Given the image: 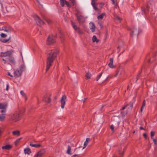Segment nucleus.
Masks as SVG:
<instances>
[{
    "label": "nucleus",
    "instance_id": "nucleus-48",
    "mask_svg": "<svg viewBox=\"0 0 157 157\" xmlns=\"http://www.w3.org/2000/svg\"><path fill=\"white\" fill-rule=\"evenodd\" d=\"M114 127L113 125H111L110 126V128L112 131H114Z\"/></svg>",
    "mask_w": 157,
    "mask_h": 157
},
{
    "label": "nucleus",
    "instance_id": "nucleus-56",
    "mask_svg": "<svg viewBox=\"0 0 157 157\" xmlns=\"http://www.w3.org/2000/svg\"><path fill=\"white\" fill-rule=\"evenodd\" d=\"M72 3H73V5H74L75 3V0H72L71 1Z\"/></svg>",
    "mask_w": 157,
    "mask_h": 157
},
{
    "label": "nucleus",
    "instance_id": "nucleus-63",
    "mask_svg": "<svg viewBox=\"0 0 157 157\" xmlns=\"http://www.w3.org/2000/svg\"><path fill=\"white\" fill-rule=\"evenodd\" d=\"M105 106L104 105H102L101 106V109H100V110H101L104 107V106Z\"/></svg>",
    "mask_w": 157,
    "mask_h": 157
},
{
    "label": "nucleus",
    "instance_id": "nucleus-3",
    "mask_svg": "<svg viewBox=\"0 0 157 157\" xmlns=\"http://www.w3.org/2000/svg\"><path fill=\"white\" fill-rule=\"evenodd\" d=\"M57 37L56 35L54 36L53 35H49L47 40V44L48 45H51L55 42V40Z\"/></svg>",
    "mask_w": 157,
    "mask_h": 157
},
{
    "label": "nucleus",
    "instance_id": "nucleus-16",
    "mask_svg": "<svg viewBox=\"0 0 157 157\" xmlns=\"http://www.w3.org/2000/svg\"><path fill=\"white\" fill-rule=\"evenodd\" d=\"M12 147V146L9 144L6 145L2 147V149L9 150Z\"/></svg>",
    "mask_w": 157,
    "mask_h": 157
},
{
    "label": "nucleus",
    "instance_id": "nucleus-6",
    "mask_svg": "<svg viewBox=\"0 0 157 157\" xmlns=\"http://www.w3.org/2000/svg\"><path fill=\"white\" fill-rule=\"evenodd\" d=\"M67 97L65 95H63L60 100L61 103V106L62 109L64 108V105L66 103L65 100L66 99Z\"/></svg>",
    "mask_w": 157,
    "mask_h": 157
},
{
    "label": "nucleus",
    "instance_id": "nucleus-51",
    "mask_svg": "<svg viewBox=\"0 0 157 157\" xmlns=\"http://www.w3.org/2000/svg\"><path fill=\"white\" fill-rule=\"evenodd\" d=\"M116 19L120 21H121V18L118 16H117L116 17Z\"/></svg>",
    "mask_w": 157,
    "mask_h": 157
},
{
    "label": "nucleus",
    "instance_id": "nucleus-64",
    "mask_svg": "<svg viewBox=\"0 0 157 157\" xmlns=\"http://www.w3.org/2000/svg\"><path fill=\"white\" fill-rule=\"evenodd\" d=\"M99 23V25L100 26H101V24L100 23Z\"/></svg>",
    "mask_w": 157,
    "mask_h": 157
},
{
    "label": "nucleus",
    "instance_id": "nucleus-57",
    "mask_svg": "<svg viewBox=\"0 0 157 157\" xmlns=\"http://www.w3.org/2000/svg\"><path fill=\"white\" fill-rule=\"evenodd\" d=\"M140 130H145L144 128L142 126L140 127Z\"/></svg>",
    "mask_w": 157,
    "mask_h": 157
},
{
    "label": "nucleus",
    "instance_id": "nucleus-46",
    "mask_svg": "<svg viewBox=\"0 0 157 157\" xmlns=\"http://www.w3.org/2000/svg\"><path fill=\"white\" fill-rule=\"evenodd\" d=\"M104 4L103 3L101 2L100 4V6L99 7L101 8H102L103 6L104 5Z\"/></svg>",
    "mask_w": 157,
    "mask_h": 157
},
{
    "label": "nucleus",
    "instance_id": "nucleus-5",
    "mask_svg": "<svg viewBox=\"0 0 157 157\" xmlns=\"http://www.w3.org/2000/svg\"><path fill=\"white\" fill-rule=\"evenodd\" d=\"M12 54L11 51H7L4 52H2L0 54V56L1 57H6L7 56H10Z\"/></svg>",
    "mask_w": 157,
    "mask_h": 157
},
{
    "label": "nucleus",
    "instance_id": "nucleus-44",
    "mask_svg": "<svg viewBox=\"0 0 157 157\" xmlns=\"http://www.w3.org/2000/svg\"><path fill=\"white\" fill-rule=\"evenodd\" d=\"M65 4L68 7H71V6L70 5L68 2L67 1H66Z\"/></svg>",
    "mask_w": 157,
    "mask_h": 157
},
{
    "label": "nucleus",
    "instance_id": "nucleus-55",
    "mask_svg": "<svg viewBox=\"0 0 157 157\" xmlns=\"http://www.w3.org/2000/svg\"><path fill=\"white\" fill-rule=\"evenodd\" d=\"M2 60L3 61L4 63V64H6V60L5 59H4L3 58V59H2Z\"/></svg>",
    "mask_w": 157,
    "mask_h": 157
},
{
    "label": "nucleus",
    "instance_id": "nucleus-49",
    "mask_svg": "<svg viewBox=\"0 0 157 157\" xmlns=\"http://www.w3.org/2000/svg\"><path fill=\"white\" fill-rule=\"evenodd\" d=\"M145 10H146V9L144 8V7H142V10L143 11L144 14H145Z\"/></svg>",
    "mask_w": 157,
    "mask_h": 157
},
{
    "label": "nucleus",
    "instance_id": "nucleus-7",
    "mask_svg": "<svg viewBox=\"0 0 157 157\" xmlns=\"http://www.w3.org/2000/svg\"><path fill=\"white\" fill-rule=\"evenodd\" d=\"M45 153V150L44 149L42 150L39 151L34 156V157H41Z\"/></svg>",
    "mask_w": 157,
    "mask_h": 157
},
{
    "label": "nucleus",
    "instance_id": "nucleus-40",
    "mask_svg": "<svg viewBox=\"0 0 157 157\" xmlns=\"http://www.w3.org/2000/svg\"><path fill=\"white\" fill-rule=\"evenodd\" d=\"M0 36L2 37L5 38L7 36V35L4 33H2L0 34Z\"/></svg>",
    "mask_w": 157,
    "mask_h": 157
},
{
    "label": "nucleus",
    "instance_id": "nucleus-2",
    "mask_svg": "<svg viewBox=\"0 0 157 157\" xmlns=\"http://www.w3.org/2000/svg\"><path fill=\"white\" fill-rule=\"evenodd\" d=\"M25 112L23 108L15 111L11 116V119L14 121H17L20 120L21 116Z\"/></svg>",
    "mask_w": 157,
    "mask_h": 157
},
{
    "label": "nucleus",
    "instance_id": "nucleus-19",
    "mask_svg": "<svg viewBox=\"0 0 157 157\" xmlns=\"http://www.w3.org/2000/svg\"><path fill=\"white\" fill-rule=\"evenodd\" d=\"M90 140V139L89 138L86 139V141L85 142L84 144V147L83 149H84L88 145V142Z\"/></svg>",
    "mask_w": 157,
    "mask_h": 157
},
{
    "label": "nucleus",
    "instance_id": "nucleus-13",
    "mask_svg": "<svg viewBox=\"0 0 157 157\" xmlns=\"http://www.w3.org/2000/svg\"><path fill=\"white\" fill-rule=\"evenodd\" d=\"M119 118L117 116H113L111 118V121L116 122L119 123Z\"/></svg>",
    "mask_w": 157,
    "mask_h": 157
},
{
    "label": "nucleus",
    "instance_id": "nucleus-32",
    "mask_svg": "<svg viewBox=\"0 0 157 157\" xmlns=\"http://www.w3.org/2000/svg\"><path fill=\"white\" fill-rule=\"evenodd\" d=\"M91 76V75L89 72H87L86 75V76L87 79L90 78Z\"/></svg>",
    "mask_w": 157,
    "mask_h": 157
},
{
    "label": "nucleus",
    "instance_id": "nucleus-33",
    "mask_svg": "<svg viewBox=\"0 0 157 157\" xmlns=\"http://www.w3.org/2000/svg\"><path fill=\"white\" fill-rule=\"evenodd\" d=\"M10 37L8 39H4L1 40V41L3 43H6L9 40H10Z\"/></svg>",
    "mask_w": 157,
    "mask_h": 157
},
{
    "label": "nucleus",
    "instance_id": "nucleus-58",
    "mask_svg": "<svg viewBox=\"0 0 157 157\" xmlns=\"http://www.w3.org/2000/svg\"><path fill=\"white\" fill-rule=\"evenodd\" d=\"M121 115H122V116H124V113H123V112H121Z\"/></svg>",
    "mask_w": 157,
    "mask_h": 157
},
{
    "label": "nucleus",
    "instance_id": "nucleus-35",
    "mask_svg": "<svg viewBox=\"0 0 157 157\" xmlns=\"http://www.w3.org/2000/svg\"><path fill=\"white\" fill-rule=\"evenodd\" d=\"M60 34L61 35L60 36V38L61 39V41L63 42L64 40V38H63V36L62 35V33H61V32L60 31Z\"/></svg>",
    "mask_w": 157,
    "mask_h": 157
},
{
    "label": "nucleus",
    "instance_id": "nucleus-10",
    "mask_svg": "<svg viewBox=\"0 0 157 157\" xmlns=\"http://www.w3.org/2000/svg\"><path fill=\"white\" fill-rule=\"evenodd\" d=\"M51 100L50 98L47 95H45L43 99V101L46 103H50L51 102Z\"/></svg>",
    "mask_w": 157,
    "mask_h": 157
},
{
    "label": "nucleus",
    "instance_id": "nucleus-20",
    "mask_svg": "<svg viewBox=\"0 0 157 157\" xmlns=\"http://www.w3.org/2000/svg\"><path fill=\"white\" fill-rule=\"evenodd\" d=\"M74 29L80 35H81L82 33V30L79 27H77L76 29Z\"/></svg>",
    "mask_w": 157,
    "mask_h": 157
},
{
    "label": "nucleus",
    "instance_id": "nucleus-43",
    "mask_svg": "<svg viewBox=\"0 0 157 157\" xmlns=\"http://www.w3.org/2000/svg\"><path fill=\"white\" fill-rule=\"evenodd\" d=\"M6 112V110L5 109H4L1 111V113H2V114L3 115H5V113Z\"/></svg>",
    "mask_w": 157,
    "mask_h": 157
},
{
    "label": "nucleus",
    "instance_id": "nucleus-17",
    "mask_svg": "<svg viewBox=\"0 0 157 157\" xmlns=\"http://www.w3.org/2000/svg\"><path fill=\"white\" fill-rule=\"evenodd\" d=\"M24 152L25 154L29 155L31 153L30 149L29 148H27L24 149Z\"/></svg>",
    "mask_w": 157,
    "mask_h": 157
},
{
    "label": "nucleus",
    "instance_id": "nucleus-21",
    "mask_svg": "<svg viewBox=\"0 0 157 157\" xmlns=\"http://www.w3.org/2000/svg\"><path fill=\"white\" fill-rule=\"evenodd\" d=\"M71 148L69 145L67 146V153L69 155H71Z\"/></svg>",
    "mask_w": 157,
    "mask_h": 157
},
{
    "label": "nucleus",
    "instance_id": "nucleus-22",
    "mask_svg": "<svg viewBox=\"0 0 157 157\" xmlns=\"http://www.w3.org/2000/svg\"><path fill=\"white\" fill-rule=\"evenodd\" d=\"M92 40L93 42H96L97 43H98L99 41V40L97 39L96 36L95 35L93 36Z\"/></svg>",
    "mask_w": 157,
    "mask_h": 157
},
{
    "label": "nucleus",
    "instance_id": "nucleus-31",
    "mask_svg": "<svg viewBox=\"0 0 157 157\" xmlns=\"http://www.w3.org/2000/svg\"><path fill=\"white\" fill-rule=\"evenodd\" d=\"M71 23L74 29H76L77 26L75 25V23L73 22L72 21H71Z\"/></svg>",
    "mask_w": 157,
    "mask_h": 157
},
{
    "label": "nucleus",
    "instance_id": "nucleus-42",
    "mask_svg": "<svg viewBox=\"0 0 157 157\" xmlns=\"http://www.w3.org/2000/svg\"><path fill=\"white\" fill-rule=\"evenodd\" d=\"M5 118V117L4 115L0 116V121H2Z\"/></svg>",
    "mask_w": 157,
    "mask_h": 157
},
{
    "label": "nucleus",
    "instance_id": "nucleus-30",
    "mask_svg": "<svg viewBox=\"0 0 157 157\" xmlns=\"http://www.w3.org/2000/svg\"><path fill=\"white\" fill-rule=\"evenodd\" d=\"M126 106L127 107H128V108H129L131 109L132 107V104L131 103H130V104L127 105Z\"/></svg>",
    "mask_w": 157,
    "mask_h": 157
},
{
    "label": "nucleus",
    "instance_id": "nucleus-24",
    "mask_svg": "<svg viewBox=\"0 0 157 157\" xmlns=\"http://www.w3.org/2000/svg\"><path fill=\"white\" fill-rule=\"evenodd\" d=\"M145 105H146L145 101V100H144L143 101L142 106L141 108V109H140V111L141 112H142L143 111V109L144 108L145 106Z\"/></svg>",
    "mask_w": 157,
    "mask_h": 157
},
{
    "label": "nucleus",
    "instance_id": "nucleus-60",
    "mask_svg": "<svg viewBox=\"0 0 157 157\" xmlns=\"http://www.w3.org/2000/svg\"><path fill=\"white\" fill-rule=\"evenodd\" d=\"M127 107V106H126H126H124V107H123V108H122L121 109V110H123L124 109H125V107Z\"/></svg>",
    "mask_w": 157,
    "mask_h": 157
},
{
    "label": "nucleus",
    "instance_id": "nucleus-12",
    "mask_svg": "<svg viewBox=\"0 0 157 157\" xmlns=\"http://www.w3.org/2000/svg\"><path fill=\"white\" fill-rule=\"evenodd\" d=\"M113 58H111L110 59L109 63L108 64V66L111 68H113L114 67L113 64Z\"/></svg>",
    "mask_w": 157,
    "mask_h": 157
},
{
    "label": "nucleus",
    "instance_id": "nucleus-26",
    "mask_svg": "<svg viewBox=\"0 0 157 157\" xmlns=\"http://www.w3.org/2000/svg\"><path fill=\"white\" fill-rule=\"evenodd\" d=\"M12 133L14 135L19 136L20 134V132L18 131H14Z\"/></svg>",
    "mask_w": 157,
    "mask_h": 157
},
{
    "label": "nucleus",
    "instance_id": "nucleus-41",
    "mask_svg": "<svg viewBox=\"0 0 157 157\" xmlns=\"http://www.w3.org/2000/svg\"><path fill=\"white\" fill-rule=\"evenodd\" d=\"M44 19H45V20L47 22L48 24H49L51 23V21L50 20L48 19H46V18H44Z\"/></svg>",
    "mask_w": 157,
    "mask_h": 157
},
{
    "label": "nucleus",
    "instance_id": "nucleus-62",
    "mask_svg": "<svg viewBox=\"0 0 157 157\" xmlns=\"http://www.w3.org/2000/svg\"><path fill=\"white\" fill-rule=\"evenodd\" d=\"M111 1H112V3L113 4H115V0H111Z\"/></svg>",
    "mask_w": 157,
    "mask_h": 157
},
{
    "label": "nucleus",
    "instance_id": "nucleus-61",
    "mask_svg": "<svg viewBox=\"0 0 157 157\" xmlns=\"http://www.w3.org/2000/svg\"><path fill=\"white\" fill-rule=\"evenodd\" d=\"M86 99H87V98H85L84 99V100H83V103H85V101H86Z\"/></svg>",
    "mask_w": 157,
    "mask_h": 157
},
{
    "label": "nucleus",
    "instance_id": "nucleus-38",
    "mask_svg": "<svg viewBox=\"0 0 157 157\" xmlns=\"http://www.w3.org/2000/svg\"><path fill=\"white\" fill-rule=\"evenodd\" d=\"M5 108V105L2 103H0V109H3Z\"/></svg>",
    "mask_w": 157,
    "mask_h": 157
},
{
    "label": "nucleus",
    "instance_id": "nucleus-18",
    "mask_svg": "<svg viewBox=\"0 0 157 157\" xmlns=\"http://www.w3.org/2000/svg\"><path fill=\"white\" fill-rule=\"evenodd\" d=\"M90 24L91 25L90 27V29L92 30L93 32H94L95 31V26L93 22H91Z\"/></svg>",
    "mask_w": 157,
    "mask_h": 157
},
{
    "label": "nucleus",
    "instance_id": "nucleus-53",
    "mask_svg": "<svg viewBox=\"0 0 157 157\" xmlns=\"http://www.w3.org/2000/svg\"><path fill=\"white\" fill-rule=\"evenodd\" d=\"M7 75H9V76H10V77H13V75H11L10 74V72H8V74H7Z\"/></svg>",
    "mask_w": 157,
    "mask_h": 157
},
{
    "label": "nucleus",
    "instance_id": "nucleus-23",
    "mask_svg": "<svg viewBox=\"0 0 157 157\" xmlns=\"http://www.w3.org/2000/svg\"><path fill=\"white\" fill-rule=\"evenodd\" d=\"M30 146H32V147H35L37 148L41 146V145L40 144H30Z\"/></svg>",
    "mask_w": 157,
    "mask_h": 157
},
{
    "label": "nucleus",
    "instance_id": "nucleus-27",
    "mask_svg": "<svg viewBox=\"0 0 157 157\" xmlns=\"http://www.w3.org/2000/svg\"><path fill=\"white\" fill-rule=\"evenodd\" d=\"M25 66L24 65L22 64L20 66L19 70L21 71V72L22 73V72L25 70Z\"/></svg>",
    "mask_w": 157,
    "mask_h": 157
},
{
    "label": "nucleus",
    "instance_id": "nucleus-36",
    "mask_svg": "<svg viewBox=\"0 0 157 157\" xmlns=\"http://www.w3.org/2000/svg\"><path fill=\"white\" fill-rule=\"evenodd\" d=\"M21 139V138H20L16 140L15 142V144L16 145L20 141Z\"/></svg>",
    "mask_w": 157,
    "mask_h": 157
},
{
    "label": "nucleus",
    "instance_id": "nucleus-1",
    "mask_svg": "<svg viewBox=\"0 0 157 157\" xmlns=\"http://www.w3.org/2000/svg\"><path fill=\"white\" fill-rule=\"evenodd\" d=\"M58 52L59 51L57 49L51 50L48 52L47 56L46 72L48 71L52 65V63L57 57Z\"/></svg>",
    "mask_w": 157,
    "mask_h": 157
},
{
    "label": "nucleus",
    "instance_id": "nucleus-25",
    "mask_svg": "<svg viewBox=\"0 0 157 157\" xmlns=\"http://www.w3.org/2000/svg\"><path fill=\"white\" fill-rule=\"evenodd\" d=\"M66 1V0H60V5L62 7H63L64 6Z\"/></svg>",
    "mask_w": 157,
    "mask_h": 157
},
{
    "label": "nucleus",
    "instance_id": "nucleus-8",
    "mask_svg": "<svg viewBox=\"0 0 157 157\" xmlns=\"http://www.w3.org/2000/svg\"><path fill=\"white\" fill-rule=\"evenodd\" d=\"M21 74L22 72L21 71L17 69L14 71V76L15 78H17L21 76Z\"/></svg>",
    "mask_w": 157,
    "mask_h": 157
},
{
    "label": "nucleus",
    "instance_id": "nucleus-34",
    "mask_svg": "<svg viewBox=\"0 0 157 157\" xmlns=\"http://www.w3.org/2000/svg\"><path fill=\"white\" fill-rule=\"evenodd\" d=\"M120 67H119L117 68L116 71V74L115 75V77L118 74V73L120 71Z\"/></svg>",
    "mask_w": 157,
    "mask_h": 157
},
{
    "label": "nucleus",
    "instance_id": "nucleus-59",
    "mask_svg": "<svg viewBox=\"0 0 157 157\" xmlns=\"http://www.w3.org/2000/svg\"><path fill=\"white\" fill-rule=\"evenodd\" d=\"M9 87V86L8 85H6V90H8V88Z\"/></svg>",
    "mask_w": 157,
    "mask_h": 157
},
{
    "label": "nucleus",
    "instance_id": "nucleus-45",
    "mask_svg": "<svg viewBox=\"0 0 157 157\" xmlns=\"http://www.w3.org/2000/svg\"><path fill=\"white\" fill-rule=\"evenodd\" d=\"M20 93L23 96H25V94L23 90H21L20 91Z\"/></svg>",
    "mask_w": 157,
    "mask_h": 157
},
{
    "label": "nucleus",
    "instance_id": "nucleus-11",
    "mask_svg": "<svg viewBox=\"0 0 157 157\" xmlns=\"http://www.w3.org/2000/svg\"><path fill=\"white\" fill-rule=\"evenodd\" d=\"M77 18L78 21L80 24L84 23L85 21L84 17L81 15L77 16Z\"/></svg>",
    "mask_w": 157,
    "mask_h": 157
},
{
    "label": "nucleus",
    "instance_id": "nucleus-14",
    "mask_svg": "<svg viewBox=\"0 0 157 157\" xmlns=\"http://www.w3.org/2000/svg\"><path fill=\"white\" fill-rule=\"evenodd\" d=\"M7 59L13 65L15 64V61L13 57H9Z\"/></svg>",
    "mask_w": 157,
    "mask_h": 157
},
{
    "label": "nucleus",
    "instance_id": "nucleus-37",
    "mask_svg": "<svg viewBox=\"0 0 157 157\" xmlns=\"http://www.w3.org/2000/svg\"><path fill=\"white\" fill-rule=\"evenodd\" d=\"M155 132L153 131H151V139H153V137L155 135Z\"/></svg>",
    "mask_w": 157,
    "mask_h": 157
},
{
    "label": "nucleus",
    "instance_id": "nucleus-52",
    "mask_svg": "<svg viewBox=\"0 0 157 157\" xmlns=\"http://www.w3.org/2000/svg\"><path fill=\"white\" fill-rule=\"evenodd\" d=\"M71 157H79V155H72Z\"/></svg>",
    "mask_w": 157,
    "mask_h": 157
},
{
    "label": "nucleus",
    "instance_id": "nucleus-29",
    "mask_svg": "<svg viewBox=\"0 0 157 157\" xmlns=\"http://www.w3.org/2000/svg\"><path fill=\"white\" fill-rule=\"evenodd\" d=\"M132 31V33H130V34L131 36H132L134 33L136 32V33H138L137 32V29H132L131 30Z\"/></svg>",
    "mask_w": 157,
    "mask_h": 157
},
{
    "label": "nucleus",
    "instance_id": "nucleus-9",
    "mask_svg": "<svg viewBox=\"0 0 157 157\" xmlns=\"http://www.w3.org/2000/svg\"><path fill=\"white\" fill-rule=\"evenodd\" d=\"M97 0H92L91 4L92 6L94 9L95 11H98V8L97 7L98 4L96 3V1Z\"/></svg>",
    "mask_w": 157,
    "mask_h": 157
},
{
    "label": "nucleus",
    "instance_id": "nucleus-39",
    "mask_svg": "<svg viewBox=\"0 0 157 157\" xmlns=\"http://www.w3.org/2000/svg\"><path fill=\"white\" fill-rule=\"evenodd\" d=\"M102 73L101 72L99 75H98L96 79V81H98V80L100 78V77H101L102 75Z\"/></svg>",
    "mask_w": 157,
    "mask_h": 157
},
{
    "label": "nucleus",
    "instance_id": "nucleus-4",
    "mask_svg": "<svg viewBox=\"0 0 157 157\" xmlns=\"http://www.w3.org/2000/svg\"><path fill=\"white\" fill-rule=\"evenodd\" d=\"M35 19L38 25L41 26L44 24V22L38 16L36 15V16Z\"/></svg>",
    "mask_w": 157,
    "mask_h": 157
},
{
    "label": "nucleus",
    "instance_id": "nucleus-28",
    "mask_svg": "<svg viewBox=\"0 0 157 157\" xmlns=\"http://www.w3.org/2000/svg\"><path fill=\"white\" fill-rule=\"evenodd\" d=\"M105 15V13H102V14H100L99 16L98 17V19H101L103 18V16Z\"/></svg>",
    "mask_w": 157,
    "mask_h": 157
},
{
    "label": "nucleus",
    "instance_id": "nucleus-50",
    "mask_svg": "<svg viewBox=\"0 0 157 157\" xmlns=\"http://www.w3.org/2000/svg\"><path fill=\"white\" fill-rule=\"evenodd\" d=\"M153 140V141L154 143V144L155 145H156V140L155 139H152Z\"/></svg>",
    "mask_w": 157,
    "mask_h": 157
},
{
    "label": "nucleus",
    "instance_id": "nucleus-15",
    "mask_svg": "<svg viewBox=\"0 0 157 157\" xmlns=\"http://www.w3.org/2000/svg\"><path fill=\"white\" fill-rule=\"evenodd\" d=\"M124 148L123 149L121 147L119 148L118 152L120 155V157H123L124 152Z\"/></svg>",
    "mask_w": 157,
    "mask_h": 157
},
{
    "label": "nucleus",
    "instance_id": "nucleus-47",
    "mask_svg": "<svg viewBox=\"0 0 157 157\" xmlns=\"http://www.w3.org/2000/svg\"><path fill=\"white\" fill-rule=\"evenodd\" d=\"M4 31L7 32H10V31L9 29H3Z\"/></svg>",
    "mask_w": 157,
    "mask_h": 157
},
{
    "label": "nucleus",
    "instance_id": "nucleus-54",
    "mask_svg": "<svg viewBox=\"0 0 157 157\" xmlns=\"http://www.w3.org/2000/svg\"><path fill=\"white\" fill-rule=\"evenodd\" d=\"M143 136L144 137L145 139H146L147 138V134L146 133H144L143 135Z\"/></svg>",
    "mask_w": 157,
    "mask_h": 157
}]
</instances>
